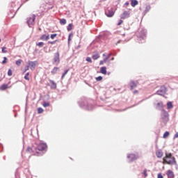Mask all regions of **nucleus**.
<instances>
[{
    "label": "nucleus",
    "mask_w": 178,
    "mask_h": 178,
    "mask_svg": "<svg viewBox=\"0 0 178 178\" xmlns=\"http://www.w3.org/2000/svg\"><path fill=\"white\" fill-rule=\"evenodd\" d=\"M7 60H8V58L7 57H3V60H2L1 63L3 65H5L6 63H7Z\"/></svg>",
    "instance_id": "obj_39"
},
{
    "label": "nucleus",
    "mask_w": 178,
    "mask_h": 178,
    "mask_svg": "<svg viewBox=\"0 0 178 178\" xmlns=\"http://www.w3.org/2000/svg\"><path fill=\"white\" fill-rule=\"evenodd\" d=\"M67 30V31H72V30H73V24H69Z\"/></svg>",
    "instance_id": "obj_28"
},
{
    "label": "nucleus",
    "mask_w": 178,
    "mask_h": 178,
    "mask_svg": "<svg viewBox=\"0 0 178 178\" xmlns=\"http://www.w3.org/2000/svg\"><path fill=\"white\" fill-rule=\"evenodd\" d=\"M99 54L98 53H96V54L92 55V58L94 60H97V59H99Z\"/></svg>",
    "instance_id": "obj_23"
},
{
    "label": "nucleus",
    "mask_w": 178,
    "mask_h": 178,
    "mask_svg": "<svg viewBox=\"0 0 178 178\" xmlns=\"http://www.w3.org/2000/svg\"><path fill=\"white\" fill-rule=\"evenodd\" d=\"M117 44H120V40H118V41L117 42Z\"/></svg>",
    "instance_id": "obj_60"
},
{
    "label": "nucleus",
    "mask_w": 178,
    "mask_h": 178,
    "mask_svg": "<svg viewBox=\"0 0 178 178\" xmlns=\"http://www.w3.org/2000/svg\"><path fill=\"white\" fill-rule=\"evenodd\" d=\"M42 112H44V109L41 107L38 108V113L40 114L42 113Z\"/></svg>",
    "instance_id": "obj_38"
},
{
    "label": "nucleus",
    "mask_w": 178,
    "mask_h": 178,
    "mask_svg": "<svg viewBox=\"0 0 178 178\" xmlns=\"http://www.w3.org/2000/svg\"><path fill=\"white\" fill-rule=\"evenodd\" d=\"M29 76H30V72H27V73L25 74L24 79L25 80H30V78H29Z\"/></svg>",
    "instance_id": "obj_37"
},
{
    "label": "nucleus",
    "mask_w": 178,
    "mask_h": 178,
    "mask_svg": "<svg viewBox=\"0 0 178 178\" xmlns=\"http://www.w3.org/2000/svg\"><path fill=\"white\" fill-rule=\"evenodd\" d=\"M56 35H58V34H56V33L51 34L50 35V38H51V40H54V38H55V37H56Z\"/></svg>",
    "instance_id": "obj_45"
},
{
    "label": "nucleus",
    "mask_w": 178,
    "mask_h": 178,
    "mask_svg": "<svg viewBox=\"0 0 178 178\" xmlns=\"http://www.w3.org/2000/svg\"><path fill=\"white\" fill-rule=\"evenodd\" d=\"M149 10H151V6L148 5L145 7V9L143 13V16H145V15H147V13H149Z\"/></svg>",
    "instance_id": "obj_19"
},
{
    "label": "nucleus",
    "mask_w": 178,
    "mask_h": 178,
    "mask_svg": "<svg viewBox=\"0 0 178 178\" xmlns=\"http://www.w3.org/2000/svg\"><path fill=\"white\" fill-rule=\"evenodd\" d=\"M105 62H106V61H104V60H100L99 65L102 66V65H104V63H105Z\"/></svg>",
    "instance_id": "obj_51"
},
{
    "label": "nucleus",
    "mask_w": 178,
    "mask_h": 178,
    "mask_svg": "<svg viewBox=\"0 0 178 178\" xmlns=\"http://www.w3.org/2000/svg\"><path fill=\"white\" fill-rule=\"evenodd\" d=\"M49 83H50V88L51 90H56V87H57V85L56 83L54 81V80L52 79H50L49 81Z\"/></svg>",
    "instance_id": "obj_15"
},
{
    "label": "nucleus",
    "mask_w": 178,
    "mask_h": 178,
    "mask_svg": "<svg viewBox=\"0 0 178 178\" xmlns=\"http://www.w3.org/2000/svg\"><path fill=\"white\" fill-rule=\"evenodd\" d=\"M40 40L42 41H48V40H49V35L44 34L40 36Z\"/></svg>",
    "instance_id": "obj_16"
},
{
    "label": "nucleus",
    "mask_w": 178,
    "mask_h": 178,
    "mask_svg": "<svg viewBox=\"0 0 178 178\" xmlns=\"http://www.w3.org/2000/svg\"><path fill=\"white\" fill-rule=\"evenodd\" d=\"M143 175H144L145 177H147V176H148V174H147V169H145L143 170Z\"/></svg>",
    "instance_id": "obj_47"
},
{
    "label": "nucleus",
    "mask_w": 178,
    "mask_h": 178,
    "mask_svg": "<svg viewBox=\"0 0 178 178\" xmlns=\"http://www.w3.org/2000/svg\"><path fill=\"white\" fill-rule=\"evenodd\" d=\"M115 60V58H111V60Z\"/></svg>",
    "instance_id": "obj_61"
},
{
    "label": "nucleus",
    "mask_w": 178,
    "mask_h": 178,
    "mask_svg": "<svg viewBox=\"0 0 178 178\" xmlns=\"http://www.w3.org/2000/svg\"><path fill=\"white\" fill-rule=\"evenodd\" d=\"M14 6H15V3H11V8H13Z\"/></svg>",
    "instance_id": "obj_58"
},
{
    "label": "nucleus",
    "mask_w": 178,
    "mask_h": 178,
    "mask_svg": "<svg viewBox=\"0 0 178 178\" xmlns=\"http://www.w3.org/2000/svg\"><path fill=\"white\" fill-rule=\"evenodd\" d=\"M34 151H35V147L34 146L32 147H28L26 149V152H30V154H31V152H34Z\"/></svg>",
    "instance_id": "obj_20"
},
{
    "label": "nucleus",
    "mask_w": 178,
    "mask_h": 178,
    "mask_svg": "<svg viewBox=\"0 0 178 178\" xmlns=\"http://www.w3.org/2000/svg\"><path fill=\"white\" fill-rule=\"evenodd\" d=\"M156 155L157 158H162L163 156V152L161 149H159L156 152Z\"/></svg>",
    "instance_id": "obj_18"
},
{
    "label": "nucleus",
    "mask_w": 178,
    "mask_h": 178,
    "mask_svg": "<svg viewBox=\"0 0 178 178\" xmlns=\"http://www.w3.org/2000/svg\"><path fill=\"white\" fill-rule=\"evenodd\" d=\"M143 101H145V99H143L140 100V102H138L137 104H134L133 106H131V108H134V106H137V105L141 104V102H143Z\"/></svg>",
    "instance_id": "obj_34"
},
{
    "label": "nucleus",
    "mask_w": 178,
    "mask_h": 178,
    "mask_svg": "<svg viewBox=\"0 0 178 178\" xmlns=\"http://www.w3.org/2000/svg\"><path fill=\"white\" fill-rule=\"evenodd\" d=\"M174 138H178V132L175 134Z\"/></svg>",
    "instance_id": "obj_53"
},
{
    "label": "nucleus",
    "mask_w": 178,
    "mask_h": 178,
    "mask_svg": "<svg viewBox=\"0 0 178 178\" xmlns=\"http://www.w3.org/2000/svg\"><path fill=\"white\" fill-rule=\"evenodd\" d=\"M56 41H58V40L49 41V42H48V44H51V45H54V44H55V42H56Z\"/></svg>",
    "instance_id": "obj_49"
},
{
    "label": "nucleus",
    "mask_w": 178,
    "mask_h": 178,
    "mask_svg": "<svg viewBox=\"0 0 178 178\" xmlns=\"http://www.w3.org/2000/svg\"><path fill=\"white\" fill-rule=\"evenodd\" d=\"M100 73H102V74H106L107 72H106V67L103 66L100 68Z\"/></svg>",
    "instance_id": "obj_21"
},
{
    "label": "nucleus",
    "mask_w": 178,
    "mask_h": 178,
    "mask_svg": "<svg viewBox=\"0 0 178 178\" xmlns=\"http://www.w3.org/2000/svg\"><path fill=\"white\" fill-rule=\"evenodd\" d=\"M103 79H104V77H102V76H99L95 78V80H96V81H102Z\"/></svg>",
    "instance_id": "obj_33"
},
{
    "label": "nucleus",
    "mask_w": 178,
    "mask_h": 178,
    "mask_svg": "<svg viewBox=\"0 0 178 178\" xmlns=\"http://www.w3.org/2000/svg\"><path fill=\"white\" fill-rule=\"evenodd\" d=\"M130 17V13L127 11H124L122 14L120 15V19H124Z\"/></svg>",
    "instance_id": "obj_14"
},
{
    "label": "nucleus",
    "mask_w": 178,
    "mask_h": 178,
    "mask_svg": "<svg viewBox=\"0 0 178 178\" xmlns=\"http://www.w3.org/2000/svg\"><path fill=\"white\" fill-rule=\"evenodd\" d=\"M34 22H35V15H33L31 17H28L26 19V23L29 27L34 26Z\"/></svg>",
    "instance_id": "obj_7"
},
{
    "label": "nucleus",
    "mask_w": 178,
    "mask_h": 178,
    "mask_svg": "<svg viewBox=\"0 0 178 178\" xmlns=\"http://www.w3.org/2000/svg\"><path fill=\"white\" fill-rule=\"evenodd\" d=\"M58 70H59V67H54V69L51 72V74H56V72H58Z\"/></svg>",
    "instance_id": "obj_26"
},
{
    "label": "nucleus",
    "mask_w": 178,
    "mask_h": 178,
    "mask_svg": "<svg viewBox=\"0 0 178 178\" xmlns=\"http://www.w3.org/2000/svg\"><path fill=\"white\" fill-rule=\"evenodd\" d=\"M127 159L129 162H134V161L138 159V155L136 154H129L127 155Z\"/></svg>",
    "instance_id": "obj_9"
},
{
    "label": "nucleus",
    "mask_w": 178,
    "mask_h": 178,
    "mask_svg": "<svg viewBox=\"0 0 178 178\" xmlns=\"http://www.w3.org/2000/svg\"><path fill=\"white\" fill-rule=\"evenodd\" d=\"M156 109L157 111H161V112H163V111H165V109H163V103L162 102H159V103H157L156 106Z\"/></svg>",
    "instance_id": "obj_12"
},
{
    "label": "nucleus",
    "mask_w": 178,
    "mask_h": 178,
    "mask_svg": "<svg viewBox=\"0 0 178 178\" xmlns=\"http://www.w3.org/2000/svg\"><path fill=\"white\" fill-rule=\"evenodd\" d=\"M109 58H111V54H108L106 58H104V62H106Z\"/></svg>",
    "instance_id": "obj_44"
},
{
    "label": "nucleus",
    "mask_w": 178,
    "mask_h": 178,
    "mask_svg": "<svg viewBox=\"0 0 178 178\" xmlns=\"http://www.w3.org/2000/svg\"><path fill=\"white\" fill-rule=\"evenodd\" d=\"M68 72H69V69L65 70L64 71V73L62 74L61 79H63V77H65V76H66V74H67Z\"/></svg>",
    "instance_id": "obj_36"
},
{
    "label": "nucleus",
    "mask_w": 178,
    "mask_h": 178,
    "mask_svg": "<svg viewBox=\"0 0 178 178\" xmlns=\"http://www.w3.org/2000/svg\"><path fill=\"white\" fill-rule=\"evenodd\" d=\"M81 47V46L79 44L78 46L75 47V49H80Z\"/></svg>",
    "instance_id": "obj_54"
},
{
    "label": "nucleus",
    "mask_w": 178,
    "mask_h": 178,
    "mask_svg": "<svg viewBox=\"0 0 178 178\" xmlns=\"http://www.w3.org/2000/svg\"><path fill=\"white\" fill-rule=\"evenodd\" d=\"M6 88H8V84L3 83L1 87H0V90H1V91H5V90H6Z\"/></svg>",
    "instance_id": "obj_24"
},
{
    "label": "nucleus",
    "mask_w": 178,
    "mask_h": 178,
    "mask_svg": "<svg viewBox=\"0 0 178 178\" xmlns=\"http://www.w3.org/2000/svg\"><path fill=\"white\" fill-rule=\"evenodd\" d=\"M167 176L168 178H174L175 174L173 173V171H172V170H168L167 171Z\"/></svg>",
    "instance_id": "obj_17"
},
{
    "label": "nucleus",
    "mask_w": 178,
    "mask_h": 178,
    "mask_svg": "<svg viewBox=\"0 0 178 178\" xmlns=\"http://www.w3.org/2000/svg\"><path fill=\"white\" fill-rule=\"evenodd\" d=\"M1 52L2 54H8V50H6V47H3L1 48Z\"/></svg>",
    "instance_id": "obj_31"
},
{
    "label": "nucleus",
    "mask_w": 178,
    "mask_h": 178,
    "mask_svg": "<svg viewBox=\"0 0 178 178\" xmlns=\"http://www.w3.org/2000/svg\"><path fill=\"white\" fill-rule=\"evenodd\" d=\"M29 0H24V2H28Z\"/></svg>",
    "instance_id": "obj_63"
},
{
    "label": "nucleus",
    "mask_w": 178,
    "mask_h": 178,
    "mask_svg": "<svg viewBox=\"0 0 178 178\" xmlns=\"http://www.w3.org/2000/svg\"><path fill=\"white\" fill-rule=\"evenodd\" d=\"M72 35H73V33H70L69 34V36H68V44H69V42H70V41H72V38H70V37H72Z\"/></svg>",
    "instance_id": "obj_42"
},
{
    "label": "nucleus",
    "mask_w": 178,
    "mask_h": 178,
    "mask_svg": "<svg viewBox=\"0 0 178 178\" xmlns=\"http://www.w3.org/2000/svg\"><path fill=\"white\" fill-rule=\"evenodd\" d=\"M169 131H165L163 135V138H166L167 137H169Z\"/></svg>",
    "instance_id": "obj_32"
},
{
    "label": "nucleus",
    "mask_w": 178,
    "mask_h": 178,
    "mask_svg": "<svg viewBox=\"0 0 178 178\" xmlns=\"http://www.w3.org/2000/svg\"><path fill=\"white\" fill-rule=\"evenodd\" d=\"M60 24H63V25L66 24V19H64V18L60 19Z\"/></svg>",
    "instance_id": "obj_30"
},
{
    "label": "nucleus",
    "mask_w": 178,
    "mask_h": 178,
    "mask_svg": "<svg viewBox=\"0 0 178 178\" xmlns=\"http://www.w3.org/2000/svg\"><path fill=\"white\" fill-rule=\"evenodd\" d=\"M137 38L139 44H144L145 40H147V29H139L138 33L137 34Z\"/></svg>",
    "instance_id": "obj_2"
},
{
    "label": "nucleus",
    "mask_w": 178,
    "mask_h": 178,
    "mask_svg": "<svg viewBox=\"0 0 178 178\" xmlns=\"http://www.w3.org/2000/svg\"><path fill=\"white\" fill-rule=\"evenodd\" d=\"M35 52H38V49H35Z\"/></svg>",
    "instance_id": "obj_59"
},
{
    "label": "nucleus",
    "mask_w": 178,
    "mask_h": 178,
    "mask_svg": "<svg viewBox=\"0 0 178 178\" xmlns=\"http://www.w3.org/2000/svg\"><path fill=\"white\" fill-rule=\"evenodd\" d=\"M122 23H123V20L122 19H119L118 24H117V26H120V24H122Z\"/></svg>",
    "instance_id": "obj_48"
},
{
    "label": "nucleus",
    "mask_w": 178,
    "mask_h": 178,
    "mask_svg": "<svg viewBox=\"0 0 178 178\" xmlns=\"http://www.w3.org/2000/svg\"><path fill=\"white\" fill-rule=\"evenodd\" d=\"M36 45H38V47L40 48L41 47H42V45H44V42H40Z\"/></svg>",
    "instance_id": "obj_43"
},
{
    "label": "nucleus",
    "mask_w": 178,
    "mask_h": 178,
    "mask_svg": "<svg viewBox=\"0 0 178 178\" xmlns=\"http://www.w3.org/2000/svg\"><path fill=\"white\" fill-rule=\"evenodd\" d=\"M167 108L168 109H172V108H173V103H172V102H168L167 103Z\"/></svg>",
    "instance_id": "obj_25"
},
{
    "label": "nucleus",
    "mask_w": 178,
    "mask_h": 178,
    "mask_svg": "<svg viewBox=\"0 0 178 178\" xmlns=\"http://www.w3.org/2000/svg\"><path fill=\"white\" fill-rule=\"evenodd\" d=\"M78 105L85 111H92L94 109V100L86 97H81L78 101Z\"/></svg>",
    "instance_id": "obj_1"
},
{
    "label": "nucleus",
    "mask_w": 178,
    "mask_h": 178,
    "mask_svg": "<svg viewBox=\"0 0 178 178\" xmlns=\"http://www.w3.org/2000/svg\"><path fill=\"white\" fill-rule=\"evenodd\" d=\"M163 158H165V159H172L173 156H172V153H169L168 154H165V156Z\"/></svg>",
    "instance_id": "obj_29"
},
{
    "label": "nucleus",
    "mask_w": 178,
    "mask_h": 178,
    "mask_svg": "<svg viewBox=\"0 0 178 178\" xmlns=\"http://www.w3.org/2000/svg\"><path fill=\"white\" fill-rule=\"evenodd\" d=\"M157 178H163V175L161 173H159L157 175Z\"/></svg>",
    "instance_id": "obj_50"
},
{
    "label": "nucleus",
    "mask_w": 178,
    "mask_h": 178,
    "mask_svg": "<svg viewBox=\"0 0 178 178\" xmlns=\"http://www.w3.org/2000/svg\"><path fill=\"white\" fill-rule=\"evenodd\" d=\"M37 63H38V61L37 60H35V61L29 60L28 64L30 66L31 70H34V69H35V66H37Z\"/></svg>",
    "instance_id": "obj_10"
},
{
    "label": "nucleus",
    "mask_w": 178,
    "mask_h": 178,
    "mask_svg": "<svg viewBox=\"0 0 178 178\" xmlns=\"http://www.w3.org/2000/svg\"><path fill=\"white\" fill-rule=\"evenodd\" d=\"M137 92H138V90H135L133 92V94H137Z\"/></svg>",
    "instance_id": "obj_56"
},
{
    "label": "nucleus",
    "mask_w": 178,
    "mask_h": 178,
    "mask_svg": "<svg viewBox=\"0 0 178 178\" xmlns=\"http://www.w3.org/2000/svg\"><path fill=\"white\" fill-rule=\"evenodd\" d=\"M48 149V145L47 143H40L35 147V151H36L37 154H38V151H44L47 152V149Z\"/></svg>",
    "instance_id": "obj_5"
},
{
    "label": "nucleus",
    "mask_w": 178,
    "mask_h": 178,
    "mask_svg": "<svg viewBox=\"0 0 178 178\" xmlns=\"http://www.w3.org/2000/svg\"><path fill=\"white\" fill-rule=\"evenodd\" d=\"M13 12H15V10H14L13 8H11V9L10 10V13H13Z\"/></svg>",
    "instance_id": "obj_57"
},
{
    "label": "nucleus",
    "mask_w": 178,
    "mask_h": 178,
    "mask_svg": "<svg viewBox=\"0 0 178 178\" xmlns=\"http://www.w3.org/2000/svg\"><path fill=\"white\" fill-rule=\"evenodd\" d=\"M138 84V81H130L129 86L130 87V90H133L134 88H136L137 87V85Z\"/></svg>",
    "instance_id": "obj_11"
},
{
    "label": "nucleus",
    "mask_w": 178,
    "mask_h": 178,
    "mask_svg": "<svg viewBox=\"0 0 178 178\" xmlns=\"http://www.w3.org/2000/svg\"><path fill=\"white\" fill-rule=\"evenodd\" d=\"M131 5L133 8L136 6V5H138V1L137 0H131Z\"/></svg>",
    "instance_id": "obj_22"
},
{
    "label": "nucleus",
    "mask_w": 178,
    "mask_h": 178,
    "mask_svg": "<svg viewBox=\"0 0 178 178\" xmlns=\"http://www.w3.org/2000/svg\"><path fill=\"white\" fill-rule=\"evenodd\" d=\"M29 67H30V66L25 65L24 73H26L27 72V70H29Z\"/></svg>",
    "instance_id": "obj_46"
},
{
    "label": "nucleus",
    "mask_w": 178,
    "mask_h": 178,
    "mask_svg": "<svg viewBox=\"0 0 178 178\" xmlns=\"http://www.w3.org/2000/svg\"><path fill=\"white\" fill-rule=\"evenodd\" d=\"M86 62H88L89 63H92V60L90 57H87L86 59Z\"/></svg>",
    "instance_id": "obj_41"
},
{
    "label": "nucleus",
    "mask_w": 178,
    "mask_h": 178,
    "mask_svg": "<svg viewBox=\"0 0 178 178\" xmlns=\"http://www.w3.org/2000/svg\"><path fill=\"white\" fill-rule=\"evenodd\" d=\"M13 74V72L12 71L11 69H9L8 71V76H10Z\"/></svg>",
    "instance_id": "obj_40"
},
{
    "label": "nucleus",
    "mask_w": 178,
    "mask_h": 178,
    "mask_svg": "<svg viewBox=\"0 0 178 178\" xmlns=\"http://www.w3.org/2000/svg\"><path fill=\"white\" fill-rule=\"evenodd\" d=\"M42 106L44 108H48V106H51V104H49V102H43Z\"/></svg>",
    "instance_id": "obj_27"
},
{
    "label": "nucleus",
    "mask_w": 178,
    "mask_h": 178,
    "mask_svg": "<svg viewBox=\"0 0 178 178\" xmlns=\"http://www.w3.org/2000/svg\"><path fill=\"white\" fill-rule=\"evenodd\" d=\"M163 163L165 165V163H167L168 165H176V158L175 156L172 157L171 160L168 161L166 158L163 159Z\"/></svg>",
    "instance_id": "obj_8"
},
{
    "label": "nucleus",
    "mask_w": 178,
    "mask_h": 178,
    "mask_svg": "<svg viewBox=\"0 0 178 178\" xmlns=\"http://www.w3.org/2000/svg\"><path fill=\"white\" fill-rule=\"evenodd\" d=\"M15 65H17V66H20L22 65V59H19L15 62Z\"/></svg>",
    "instance_id": "obj_35"
},
{
    "label": "nucleus",
    "mask_w": 178,
    "mask_h": 178,
    "mask_svg": "<svg viewBox=\"0 0 178 178\" xmlns=\"http://www.w3.org/2000/svg\"><path fill=\"white\" fill-rule=\"evenodd\" d=\"M15 15H16V12L13 15H10V14H8V16L9 17H11L12 19H13V17H15Z\"/></svg>",
    "instance_id": "obj_52"
},
{
    "label": "nucleus",
    "mask_w": 178,
    "mask_h": 178,
    "mask_svg": "<svg viewBox=\"0 0 178 178\" xmlns=\"http://www.w3.org/2000/svg\"><path fill=\"white\" fill-rule=\"evenodd\" d=\"M105 15L107 16V17H113V15H115V12H113L112 8H111L110 10L105 11Z\"/></svg>",
    "instance_id": "obj_13"
},
{
    "label": "nucleus",
    "mask_w": 178,
    "mask_h": 178,
    "mask_svg": "<svg viewBox=\"0 0 178 178\" xmlns=\"http://www.w3.org/2000/svg\"><path fill=\"white\" fill-rule=\"evenodd\" d=\"M166 92H168V88L163 85L160 87V89L156 92V95H160L161 97H165V95H166Z\"/></svg>",
    "instance_id": "obj_4"
},
{
    "label": "nucleus",
    "mask_w": 178,
    "mask_h": 178,
    "mask_svg": "<svg viewBox=\"0 0 178 178\" xmlns=\"http://www.w3.org/2000/svg\"><path fill=\"white\" fill-rule=\"evenodd\" d=\"M161 116L162 123H163L164 125L166 124V123L169 122V113L165 110H164L161 111Z\"/></svg>",
    "instance_id": "obj_3"
},
{
    "label": "nucleus",
    "mask_w": 178,
    "mask_h": 178,
    "mask_svg": "<svg viewBox=\"0 0 178 178\" xmlns=\"http://www.w3.org/2000/svg\"><path fill=\"white\" fill-rule=\"evenodd\" d=\"M108 76H109V74H111V72H107Z\"/></svg>",
    "instance_id": "obj_62"
},
{
    "label": "nucleus",
    "mask_w": 178,
    "mask_h": 178,
    "mask_svg": "<svg viewBox=\"0 0 178 178\" xmlns=\"http://www.w3.org/2000/svg\"><path fill=\"white\" fill-rule=\"evenodd\" d=\"M17 116V114H15V118H16Z\"/></svg>",
    "instance_id": "obj_64"
},
{
    "label": "nucleus",
    "mask_w": 178,
    "mask_h": 178,
    "mask_svg": "<svg viewBox=\"0 0 178 178\" xmlns=\"http://www.w3.org/2000/svg\"><path fill=\"white\" fill-rule=\"evenodd\" d=\"M129 4H130V3H129V1H127V2H125V3H124V6H129Z\"/></svg>",
    "instance_id": "obj_55"
},
{
    "label": "nucleus",
    "mask_w": 178,
    "mask_h": 178,
    "mask_svg": "<svg viewBox=\"0 0 178 178\" xmlns=\"http://www.w3.org/2000/svg\"><path fill=\"white\" fill-rule=\"evenodd\" d=\"M60 63V58L59 51H57L54 54L53 65H59Z\"/></svg>",
    "instance_id": "obj_6"
}]
</instances>
